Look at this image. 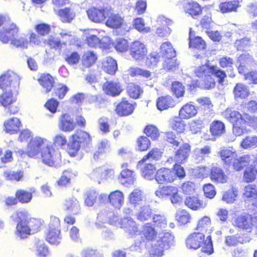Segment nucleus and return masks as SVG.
Segmentation results:
<instances>
[{
  "label": "nucleus",
  "mask_w": 257,
  "mask_h": 257,
  "mask_svg": "<svg viewBox=\"0 0 257 257\" xmlns=\"http://www.w3.org/2000/svg\"><path fill=\"white\" fill-rule=\"evenodd\" d=\"M184 9L186 13L192 17L200 15L202 13L200 6L196 2L190 1L184 4Z\"/></svg>",
  "instance_id": "nucleus-30"
},
{
  "label": "nucleus",
  "mask_w": 257,
  "mask_h": 257,
  "mask_svg": "<svg viewBox=\"0 0 257 257\" xmlns=\"http://www.w3.org/2000/svg\"><path fill=\"white\" fill-rule=\"evenodd\" d=\"M128 74L135 77L142 76L145 78H150L151 75V72L147 70L143 69L138 67H131L127 70Z\"/></svg>",
  "instance_id": "nucleus-49"
},
{
  "label": "nucleus",
  "mask_w": 257,
  "mask_h": 257,
  "mask_svg": "<svg viewBox=\"0 0 257 257\" xmlns=\"http://www.w3.org/2000/svg\"><path fill=\"white\" fill-rule=\"evenodd\" d=\"M38 81L39 84L45 89V92L47 93L51 91L53 87L54 80L53 77L49 74H43Z\"/></svg>",
  "instance_id": "nucleus-31"
},
{
  "label": "nucleus",
  "mask_w": 257,
  "mask_h": 257,
  "mask_svg": "<svg viewBox=\"0 0 257 257\" xmlns=\"http://www.w3.org/2000/svg\"><path fill=\"white\" fill-rule=\"evenodd\" d=\"M127 164H123L121 166L122 168L120 173V176L119 177V181L121 184L128 186V185L134 184L135 181V173L127 168Z\"/></svg>",
  "instance_id": "nucleus-15"
},
{
  "label": "nucleus",
  "mask_w": 257,
  "mask_h": 257,
  "mask_svg": "<svg viewBox=\"0 0 257 257\" xmlns=\"http://www.w3.org/2000/svg\"><path fill=\"white\" fill-rule=\"evenodd\" d=\"M153 222L157 228L163 229L167 226V220L164 215L155 214L153 217Z\"/></svg>",
  "instance_id": "nucleus-62"
},
{
  "label": "nucleus",
  "mask_w": 257,
  "mask_h": 257,
  "mask_svg": "<svg viewBox=\"0 0 257 257\" xmlns=\"http://www.w3.org/2000/svg\"><path fill=\"white\" fill-rule=\"evenodd\" d=\"M190 151V145L185 143L176 152L173 159L174 161L177 164L184 163L188 159Z\"/></svg>",
  "instance_id": "nucleus-18"
},
{
  "label": "nucleus",
  "mask_w": 257,
  "mask_h": 257,
  "mask_svg": "<svg viewBox=\"0 0 257 257\" xmlns=\"http://www.w3.org/2000/svg\"><path fill=\"white\" fill-rule=\"evenodd\" d=\"M103 88L107 94L112 96L119 95L122 90L119 83L113 81L105 84Z\"/></svg>",
  "instance_id": "nucleus-35"
},
{
  "label": "nucleus",
  "mask_w": 257,
  "mask_h": 257,
  "mask_svg": "<svg viewBox=\"0 0 257 257\" xmlns=\"http://www.w3.org/2000/svg\"><path fill=\"white\" fill-rule=\"evenodd\" d=\"M197 113L196 107L191 103H187L180 110L179 115L184 119H188L194 117Z\"/></svg>",
  "instance_id": "nucleus-29"
},
{
  "label": "nucleus",
  "mask_w": 257,
  "mask_h": 257,
  "mask_svg": "<svg viewBox=\"0 0 257 257\" xmlns=\"http://www.w3.org/2000/svg\"><path fill=\"white\" fill-rule=\"evenodd\" d=\"M46 239L47 241L52 244H58L61 240L62 237L60 234V229H49Z\"/></svg>",
  "instance_id": "nucleus-43"
},
{
  "label": "nucleus",
  "mask_w": 257,
  "mask_h": 257,
  "mask_svg": "<svg viewBox=\"0 0 257 257\" xmlns=\"http://www.w3.org/2000/svg\"><path fill=\"white\" fill-rule=\"evenodd\" d=\"M155 179L159 184L172 183L176 179V174L173 170L161 168L156 172Z\"/></svg>",
  "instance_id": "nucleus-11"
},
{
  "label": "nucleus",
  "mask_w": 257,
  "mask_h": 257,
  "mask_svg": "<svg viewBox=\"0 0 257 257\" xmlns=\"http://www.w3.org/2000/svg\"><path fill=\"white\" fill-rule=\"evenodd\" d=\"M19 31L18 27L14 23L11 24L4 31H0V40L3 43L11 41V44L17 47L27 48L28 40L23 37L16 38Z\"/></svg>",
  "instance_id": "nucleus-3"
},
{
  "label": "nucleus",
  "mask_w": 257,
  "mask_h": 257,
  "mask_svg": "<svg viewBox=\"0 0 257 257\" xmlns=\"http://www.w3.org/2000/svg\"><path fill=\"white\" fill-rule=\"evenodd\" d=\"M141 232L147 240L155 241L159 231L156 230L151 223H146L142 226Z\"/></svg>",
  "instance_id": "nucleus-23"
},
{
  "label": "nucleus",
  "mask_w": 257,
  "mask_h": 257,
  "mask_svg": "<svg viewBox=\"0 0 257 257\" xmlns=\"http://www.w3.org/2000/svg\"><path fill=\"white\" fill-rule=\"evenodd\" d=\"M239 7V1H232L221 3L219 5V8L220 11L222 13H227L232 12H236L237 9Z\"/></svg>",
  "instance_id": "nucleus-40"
},
{
  "label": "nucleus",
  "mask_w": 257,
  "mask_h": 257,
  "mask_svg": "<svg viewBox=\"0 0 257 257\" xmlns=\"http://www.w3.org/2000/svg\"><path fill=\"white\" fill-rule=\"evenodd\" d=\"M252 160L249 155H245L241 157L237 155L235 162H233V168L236 171H240L246 166Z\"/></svg>",
  "instance_id": "nucleus-42"
},
{
  "label": "nucleus",
  "mask_w": 257,
  "mask_h": 257,
  "mask_svg": "<svg viewBox=\"0 0 257 257\" xmlns=\"http://www.w3.org/2000/svg\"><path fill=\"white\" fill-rule=\"evenodd\" d=\"M20 124L21 122L19 119L13 117L6 120L4 126L7 133L13 134L19 130Z\"/></svg>",
  "instance_id": "nucleus-34"
},
{
  "label": "nucleus",
  "mask_w": 257,
  "mask_h": 257,
  "mask_svg": "<svg viewBox=\"0 0 257 257\" xmlns=\"http://www.w3.org/2000/svg\"><path fill=\"white\" fill-rule=\"evenodd\" d=\"M195 73L197 77L202 79L208 74H211L218 78L219 83H222L226 76L225 72L220 69L218 67L210 66L207 63L197 67L195 70Z\"/></svg>",
  "instance_id": "nucleus-6"
},
{
  "label": "nucleus",
  "mask_w": 257,
  "mask_h": 257,
  "mask_svg": "<svg viewBox=\"0 0 257 257\" xmlns=\"http://www.w3.org/2000/svg\"><path fill=\"white\" fill-rule=\"evenodd\" d=\"M24 173L23 171H6L4 173L5 177L10 181H20L23 177Z\"/></svg>",
  "instance_id": "nucleus-64"
},
{
  "label": "nucleus",
  "mask_w": 257,
  "mask_h": 257,
  "mask_svg": "<svg viewBox=\"0 0 257 257\" xmlns=\"http://www.w3.org/2000/svg\"><path fill=\"white\" fill-rule=\"evenodd\" d=\"M186 244L187 247L190 249H197L202 247V252L208 254L213 252L211 236H208L205 239V235L201 232L191 233L186 238Z\"/></svg>",
  "instance_id": "nucleus-2"
},
{
  "label": "nucleus",
  "mask_w": 257,
  "mask_h": 257,
  "mask_svg": "<svg viewBox=\"0 0 257 257\" xmlns=\"http://www.w3.org/2000/svg\"><path fill=\"white\" fill-rule=\"evenodd\" d=\"M20 78L15 72L8 71L0 77V88L3 90L17 91Z\"/></svg>",
  "instance_id": "nucleus-5"
},
{
  "label": "nucleus",
  "mask_w": 257,
  "mask_h": 257,
  "mask_svg": "<svg viewBox=\"0 0 257 257\" xmlns=\"http://www.w3.org/2000/svg\"><path fill=\"white\" fill-rule=\"evenodd\" d=\"M161 156L162 152L158 149H153L147 156H145L141 161H139V165L143 164V163L147 162V160L149 159L158 160Z\"/></svg>",
  "instance_id": "nucleus-57"
},
{
  "label": "nucleus",
  "mask_w": 257,
  "mask_h": 257,
  "mask_svg": "<svg viewBox=\"0 0 257 257\" xmlns=\"http://www.w3.org/2000/svg\"><path fill=\"white\" fill-rule=\"evenodd\" d=\"M134 109L133 105L126 100L123 99L116 108L117 113L120 116L128 115L132 113Z\"/></svg>",
  "instance_id": "nucleus-25"
},
{
  "label": "nucleus",
  "mask_w": 257,
  "mask_h": 257,
  "mask_svg": "<svg viewBox=\"0 0 257 257\" xmlns=\"http://www.w3.org/2000/svg\"><path fill=\"white\" fill-rule=\"evenodd\" d=\"M161 53L167 58L174 57L176 56V52L173 48L171 43L165 42L163 43L161 47Z\"/></svg>",
  "instance_id": "nucleus-47"
},
{
  "label": "nucleus",
  "mask_w": 257,
  "mask_h": 257,
  "mask_svg": "<svg viewBox=\"0 0 257 257\" xmlns=\"http://www.w3.org/2000/svg\"><path fill=\"white\" fill-rule=\"evenodd\" d=\"M91 140L88 133L81 130L77 131L72 136L69 143V153L72 156H74L75 153L79 150L80 144L85 143L87 144Z\"/></svg>",
  "instance_id": "nucleus-7"
},
{
  "label": "nucleus",
  "mask_w": 257,
  "mask_h": 257,
  "mask_svg": "<svg viewBox=\"0 0 257 257\" xmlns=\"http://www.w3.org/2000/svg\"><path fill=\"white\" fill-rule=\"evenodd\" d=\"M130 53L132 57L136 60H142L147 55V49L143 43L136 41L131 45Z\"/></svg>",
  "instance_id": "nucleus-12"
},
{
  "label": "nucleus",
  "mask_w": 257,
  "mask_h": 257,
  "mask_svg": "<svg viewBox=\"0 0 257 257\" xmlns=\"http://www.w3.org/2000/svg\"><path fill=\"white\" fill-rule=\"evenodd\" d=\"M152 210L150 205L145 204L136 207L135 217L137 220L144 222L150 220L152 217Z\"/></svg>",
  "instance_id": "nucleus-14"
},
{
  "label": "nucleus",
  "mask_w": 257,
  "mask_h": 257,
  "mask_svg": "<svg viewBox=\"0 0 257 257\" xmlns=\"http://www.w3.org/2000/svg\"><path fill=\"white\" fill-rule=\"evenodd\" d=\"M182 117H175L170 122L171 127L179 133H182L185 129V124Z\"/></svg>",
  "instance_id": "nucleus-52"
},
{
  "label": "nucleus",
  "mask_w": 257,
  "mask_h": 257,
  "mask_svg": "<svg viewBox=\"0 0 257 257\" xmlns=\"http://www.w3.org/2000/svg\"><path fill=\"white\" fill-rule=\"evenodd\" d=\"M189 47L199 50H203L205 48V41L200 37H195L194 32L190 29L189 34Z\"/></svg>",
  "instance_id": "nucleus-36"
},
{
  "label": "nucleus",
  "mask_w": 257,
  "mask_h": 257,
  "mask_svg": "<svg viewBox=\"0 0 257 257\" xmlns=\"http://www.w3.org/2000/svg\"><path fill=\"white\" fill-rule=\"evenodd\" d=\"M97 59V55L93 51H86L82 56V65L83 67L89 68L95 63Z\"/></svg>",
  "instance_id": "nucleus-32"
},
{
  "label": "nucleus",
  "mask_w": 257,
  "mask_h": 257,
  "mask_svg": "<svg viewBox=\"0 0 257 257\" xmlns=\"http://www.w3.org/2000/svg\"><path fill=\"white\" fill-rule=\"evenodd\" d=\"M104 167H99L94 169L89 174V178L93 181L100 184L103 181V172Z\"/></svg>",
  "instance_id": "nucleus-51"
},
{
  "label": "nucleus",
  "mask_w": 257,
  "mask_h": 257,
  "mask_svg": "<svg viewBox=\"0 0 257 257\" xmlns=\"http://www.w3.org/2000/svg\"><path fill=\"white\" fill-rule=\"evenodd\" d=\"M257 222V216L252 217L250 215L246 214L236 217L232 221L234 226L238 227L243 230L250 232L252 227Z\"/></svg>",
  "instance_id": "nucleus-9"
},
{
  "label": "nucleus",
  "mask_w": 257,
  "mask_h": 257,
  "mask_svg": "<svg viewBox=\"0 0 257 257\" xmlns=\"http://www.w3.org/2000/svg\"><path fill=\"white\" fill-rule=\"evenodd\" d=\"M87 14L89 19L95 23L104 22L109 14V9L103 8L92 7L88 9Z\"/></svg>",
  "instance_id": "nucleus-10"
},
{
  "label": "nucleus",
  "mask_w": 257,
  "mask_h": 257,
  "mask_svg": "<svg viewBox=\"0 0 257 257\" xmlns=\"http://www.w3.org/2000/svg\"><path fill=\"white\" fill-rule=\"evenodd\" d=\"M253 163V165H251L246 168L244 173V179L247 182L253 181L257 174V153L254 155Z\"/></svg>",
  "instance_id": "nucleus-24"
},
{
  "label": "nucleus",
  "mask_w": 257,
  "mask_h": 257,
  "mask_svg": "<svg viewBox=\"0 0 257 257\" xmlns=\"http://www.w3.org/2000/svg\"><path fill=\"white\" fill-rule=\"evenodd\" d=\"M102 64L104 70L109 74H114L117 70V63L111 57H106Z\"/></svg>",
  "instance_id": "nucleus-39"
},
{
  "label": "nucleus",
  "mask_w": 257,
  "mask_h": 257,
  "mask_svg": "<svg viewBox=\"0 0 257 257\" xmlns=\"http://www.w3.org/2000/svg\"><path fill=\"white\" fill-rule=\"evenodd\" d=\"M26 217L27 212L23 210L18 211L12 215L13 219L18 222L15 233L17 236L21 238H25L31 233L30 229L25 221Z\"/></svg>",
  "instance_id": "nucleus-4"
},
{
  "label": "nucleus",
  "mask_w": 257,
  "mask_h": 257,
  "mask_svg": "<svg viewBox=\"0 0 257 257\" xmlns=\"http://www.w3.org/2000/svg\"><path fill=\"white\" fill-rule=\"evenodd\" d=\"M257 196L256 186L250 184L246 186L243 190V197L244 199L250 200Z\"/></svg>",
  "instance_id": "nucleus-50"
},
{
  "label": "nucleus",
  "mask_w": 257,
  "mask_h": 257,
  "mask_svg": "<svg viewBox=\"0 0 257 257\" xmlns=\"http://www.w3.org/2000/svg\"><path fill=\"white\" fill-rule=\"evenodd\" d=\"M211 75V74H208V75L200 80L199 84L201 87L208 89L215 86V82Z\"/></svg>",
  "instance_id": "nucleus-63"
},
{
  "label": "nucleus",
  "mask_w": 257,
  "mask_h": 257,
  "mask_svg": "<svg viewBox=\"0 0 257 257\" xmlns=\"http://www.w3.org/2000/svg\"><path fill=\"white\" fill-rule=\"evenodd\" d=\"M127 92L131 97L138 98L142 93L143 90L140 86L131 83L127 87Z\"/></svg>",
  "instance_id": "nucleus-61"
},
{
  "label": "nucleus",
  "mask_w": 257,
  "mask_h": 257,
  "mask_svg": "<svg viewBox=\"0 0 257 257\" xmlns=\"http://www.w3.org/2000/svg\"><path fill=\"white\" fill-rule=\"evenodd\" d=\"M120 228L125 229V231L131 235H134L138 232V227L136 222L130 217L121 219L118 223Z\"/></svg>",
  "instance_id": "nucleus-16"
},
{
  "label": "nucleus",
  "mask_w": 257,
  "mask_h": 257,
  "mask_svg": "<svg viewBox=\"0 0 257 257\" xmlns=\"http://www.w3.org/2000/svg\"><path fill=\"white\" fill-rule=\"evenodd\" d=\"M238 195V191L235 188H232L223 193L222 200L227 203H232Z\"/></svg>",
  "instance_id": "nucleus-55"
},
{
  "label": "nucleus",
  "mask_w": 257,
  "mask_h": 257,
  "mask_svg": "<svg viewBox=\"0 0 257 257\" xmlns=\"http://www.w3.org/2000/svg\"><path fill=\"white\" fill-rule=\"evenodd\" d=\"M175 101L170 96L159 97L157 101V107L159 110H163L174 106Z\"/></svg>",
  "instance_id": "nucleus-33"
},
{
  "label": "nucleus",
  "mask_w": 257,
  "mask_h": 257,
  "mask_svg": "<svg viewBox=\"0 0 257 257\" xmlns=\"http://www.w3.org/2000/svg\"><path fill=\"white\" fill-rule=\"evenodd\" d=\"M107 19L105 24L107 26L117 29L119 28L123 23V19L119 15L111 13L109 10V14L107 15Z\"/></svg>",
  "instance_id": "nucleus-21"
},
{
  "label": "nucleus",
  "mask_w": 257,
  "mask_h": 257,
  "mask_svg": "<svg viewBox=\"0 0 257 257\" xmlns=\"http://www.w3.org/2000/svg\"><path fill=\"white\" fill-rule=\"evenodd\" d=\"M59 16L63 22H69L75 16L73 11L69 8H65L59 11Z\"/></svg>",
  "instance_id": "nucleus-53"
},
{
  "label": "nucleus",
  "mask_w": 257,
  "mask_h": 257,
  "mask_svg": "<svg viewBox=\"0 0 257 257\" xmlns=\"http://www.w3.org/2000/svg\"><path fill=\"white\" fill-rule=\"evenodd\" d=\"M144 195L143 191L139 189H134L129 195L130 203L134 205L135 207L141 205V202L143 201Z\"/></svg>",
  "instance_id": "nucleus-37"
},
{
  "label": "nucleus",
  "mask_w": 257,
  "mask_h": 257,
  "mask_svg": "<svg viewBox=\"0 0 257 257\" xmlns=\"http://www.w3.org/2000/svg\"><path fill=\"white\" fill-rule=\"evenodd\" d=\"M234 95L235 98H245L249 94L247 87L243 84L238 83L236 85L233 90Z\"/></svg>",
  "instance_id": "nucleus-46"
},
{
  "label": "nucleus",
  "mask_w": 257,
  "mask_h": 257,
  "mask_svg": "<svg viewBox=\"0 0 257 257\" xmlns=\"http://www.w3.org/2000/svg\"><path fill=\"white\" fill-rule=\"evenodd\" d=\"M16 198L22 203H27L32 198V193L24 190H18L16 193Z\"/></svg>",
  "instance_id": "nucleus-54"
},
{
  "label": "nucleus",
  "mask_w": 257,
  "mask_h": 257,
  "mask_svg": "<svg viewBox=\"0 0 257 257\" xmlns=\"http://www.w3.org/2000/svg\"><path fill=\"white\" fill-rule=\"evenodd\" d=\"M219 155L221 160L226 165L233 167V162L236 160L237 153L232 147L221 148Z\"/></svg>",
  "instance_id": "nucleus-13"
},
{
  "label": "nucleus",
  "mask_w": 257,
  "mask_h": 257,
  "mask_svg": "<svg viewBox=\"0 0 257 257\" xmlns=\"http://www.w3.org/2000/svg\"><path fill=\"white\" fill-rule=\"evenodd\" d=\"M26 153L29 157L40 158L44 164L49 166L59 163L61 160L60 153L55 151L51 143L46 138L40 137L31 139Z\"/></svg>",
  "instance_id": "nucleus-1"
},
{
  "label": "nucleus",
  "mask_w": 257,
  "mask_h": 257,
  "mask_svg": "<svg viewBox=\"0 0 257 257\" xmlns=\"http://www.w3.org/2000/svg\"><path fill=\"white\" fill-rule=\"evenodd\" d=\"M178 192L177 187L174 186H164L159 188L155 192V194L159 197H164L166 196H172Z\"/></svg>",
  "instance_id": "nucleus-44"
},
{
  "label": "nucleus",
  "mask_w": 257,
  "mask_h": 257,
  "mask_svg": "<svg viewBox=\"0 0 257 257\" xmlns=\"http://www.w3.org/2000/svg\"><path fill=\"white\" fill-rule=\"evenodd\" d=\"M176 219L182 224H185L190 221L191 216L185 210H178L176 213Z\"/></svg>",
  "instance_id": "nucleus-58"
},
{
  "label": "nucleus",
  "mask_w": 257,
  "mask_h": 257,
  "mask_svg": "<svg viewBox=\"0 0 257 257\" xmlns=\"http://www.w3.org/2000/svg\"><path fill=\"white\" fill-rule=\"evenodd\" d=\"M145 163L144 166L142 168V176L148 180H152L155 178V173L156 172V168L152 164L147 163Z\"/></svg>",
  "instance_id": "nucleus-41"
},
{
  "label": "nucleus",
  "mask_w": 257,
  "mask_h": 257,
  "mask_svg": "<svg viewBox=\"0 0 257 257\" xmlns=\"http://www.w3.org/2000/svg\"><path fill=\"white\" fill-rule=\"evenodd\" d=\"M210 179L218 183H225L228 179L223 170L218 167H213L211 170Z\"/></svg>",
  "instance_id": "nucleus-20"
},
{
  "label": "nucleus",
  "mask_w": 257,
  "mask_h": 257,
  "mask_svg": "<svg viewBox=\"0 0 257 257\" xmlns=\"http://www.w3.org/2000/svg\"><path fill=\"white\" fill-rule=\"evenodd\" d=\"M98 222H108L109 224H113L118 226V217L113 212H101L98 214L97 218Z\"/></svg>",
  "instance_id": "nucleus-22"
},
{
  "label": "nucleus",
  "mask_w": 257,
  "mask_h": 257,
  "mask_svg": "<svg viewBox=\"0 0 257 257\" xmlns=\"http://www.w3.org/2000/svg\"><path fill=\"white\" fill-rule=\"evenodd\" d=\"M211 152V148L208 146H205L201 148H197L193 150V158L197 162H202L209 157Z\"/></svg>",
  "instance_id": "nucleus-26"
},
{
  "label": "nucleus",
  "mask_w": 257,
  "mask_h": 257,
  "mask_svg": "<svg viewBox=\"0 0 257 257\" xmlns=\"http://www.w3.org/2000/svg\"><path fill=\"white\" fill-rule=\"evenodd\" d=\"M224 115L233 124L244 122V114L242 115L237 111L227 108L224 112Z\"/></svg>",
  "instance_id": "nucleus-28"
},
{
  "label": "nucleus",
  "mask_w": 257,
  "mask_h": 257,
  "mask_svg": "<svg viewBox=\"0 0 257 257\" xmlns=\"http://www.w3.org/2000/svg\"><path fill=\"white\" fill-rule=\"evenodd\" d=\"M185 203L188 207L193 210H198L203 207L201 201L195 197H187Z\"/></svg>",
  "instance_id": "nucleus-56"
},
{
  "label": "nucleus",
  "mask_w": 257,
  "mask_h": 257,
  "mask_svg": "<svg viewBox=\"0 0 257 257\" xmlns=\"http://www.w3.org/2000/svg\"><path fill=\"white\" fill-rule=\"evenodd\" d=\"M248 130L245 125L244 122L235 123L233 124L232 132L236 136H240L243 134L248 133Z\"/></svg>",
  "instance_id": "nucleus-60"
},
{
  "label": "nucleus",
  "mask_w": 257,
  "mask_h": 257,
  "mask_svg": "<svg viewBox=\"0 0 257 257\" xmlns=\"http://www.w3.org/2000/svg\"><path fill=\"white\" fill-rule=\"evenodd\" d=\"M110 203L116 208L119 209L123 203L124 196L123 193L118 190L112 192L108 195Z\"/></svg>",
  "instance_id": "nucleus-27"
},
{
  "label": "nucleus",
  "mask_w": 257,
  "mask_h": 257,
  "mask_svg": "<svg viewBox=\"0 0 257 257\" xmlns=\"http://www.w3.org/2000/svg\"><path fill=\"white\" fill-rule=\"evenodd\" d=\"M59 127L63 132H71L76 126L73 119L68 114H63L59 118Z\"/></svg>",
  "instance_id": "nucleus-17"
},
{
  "label": "nucleus",
  "mask_w": 257,
  "mask_h": 257,
  "mask_svg": "<svg viewBox=\"0 0 257 257\" xmlns=\"http://www.w3.org/2000/svg\"><path fill=\"white\" fill-rule=\"evenodd\" d=\"M165 138L167 142L172 145L173 147H178L182 142V140L179 137H176L172 132L166 133Z\"/></svg>",
  "instance_id": "nucleus-59"
},
{
  "label": "nucleus",
  "mask_w": 257,
  "mask_h": 257,
  "mask_svg": "<svg viewBox=\"0 0 257 257\" xmlns=\"http://www.w3.org/2000/svg\"><path fill=\"white\" fill-rule=\"evenodd\" d=\"M210 128L214 136H220L225 132L224 124L219 120L213 121L210 124Z\"/></svg>",
  "instance_id": "nucleus-48"
},
{
  "label": "nucleus",
  "mask_w": 257,
  "mask_h": 257,
  "mask_svg": "<svg viewBox=\"0 0 257 257\" xmlns=\"http://www.w3.org/2000/svg\"><path fill=\"white\" fill-rule=\"evenodd\" d=\"M63 208L68 213L77 214L80 210L78 201L74 197L66 199L62 204Z\"/></svg>",
  "instance_id": "nucleus-19"
},
{
  "label": "nucleus",
  "mask_w": 257,
  "mask_h": 257,
  "mask_svg": "<svg viewBox=\"0 0 257 257\" xmlns=\"http://www.w3.org/2000/svg\"><path fill=\"white\" fill-rule=\"evenodd\" d=\"M3 91L0 95V103L5 107H8L16 101L13 94L14 91L5 90Z\"/></svg>",
  "instance_id": "nucleus-38"
},
{
  "label": "nucleus",
  "mask_w": 257,
  "mask_h": 257,
  "mask_svg": "<svg viewBox=\"0 0 257 257\" xmlns=\"http://www.w3.org/2000/svg\"><path fill=\"white\" fill-rule=\"evenodd\" d=\"M174 236L169 232L162 230L159 231L157 238H156V243L154 245L158 247L157 254L159 255L163 254L164 249H167L173 244Z\"/></svg>",
  "instance_id": "nucleus-8"
},
{
  "label": "nucleus",
  "mask_w": 257,
  "mask_h": 257,
  "mask_svg": "<svg viewBox=\"0 0 257 257\" xmlns=\"http://www.w3.org/2000/svg\"><path fill=\"white\" fill-rule=\"evenodd\" d=\"M240 147L244 149H254L257 147V136H248L243 138L240 143Z\"/></svg>",
  "instance_id": "nucleus-45"
}]
</instances>
